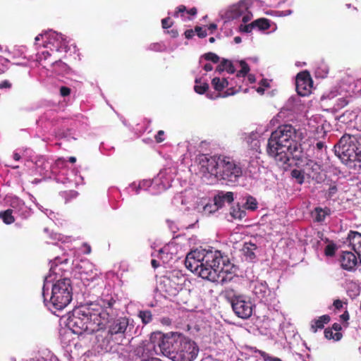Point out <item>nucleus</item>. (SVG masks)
<instances>
[{
  "mask_svg": "<svg viewBox=\"0 0 361 361\" xmlns=\"http://www.w3.org/2000/svg\"><path fill=\"white\" fill-rule=\"evenodd\" d=\"M187 269L204 279L215 282L220 278V274L228 272L230 265L227 255L217 250H199L190 252L185 258Z\"/></svg>",
  "mask_w": 361,
  "mask_h": 361,
  "instance_id": "nucleus-1",
  "label": "nucleus"
},
{
  "mask_svg": "<svg viewBox=\"0 0 361 361\" xmlns=\"http://www.w3.org/2000/svg\"><path fill=\"white\" fill-rule=\"evenodd\" d=\"M302 134L292 125H281L268 140L267 152L280 166L287 164L300 146Z\"/></svg>",
  "mask_w": 361,
  "mask_h": 361,
  "instance_id": "nucleus-2",
  "label": "nucleus"
},
{
  "mask_svg": "<svg viewBox=\"0 0 361 361\" xmlns=\"http://www.w3.org/2000/svg\"><path fill=\"white\" fill-rule=\"evenodd\" d=\"M109 313L84 307L74 310L68 319L67 326L75 334H92L104 329L109 322Z\"/></svg>",
  "mask_w": 361,
  "mask_h": 361,
  "instance_id": "nucleus-3",
  "label": "nucleus"
},
{
  "mask_svg": "<svg viewBox=\"0 0 361 361\" xmlns=\"http://www.w3.org/2000/svg\"><path fill=\"white\" fill-rule=\"evenodd\" d=\"M202 171L214 176L216 179L235 183L243 175L240 164L226 156L204 157L200 161Z\"/></svg>",
  "mask_w": 361,
  "mask_h": 361,
  "instance_id": "nucleus-4",
  "label": "nucleus"
},
{
  "mask_svg": "<svg viewBox=\"0 0 361 361\" xmlns=\"http://www.w3.org/2000/svg\"><path fill=\"white\" fill-rule=\"evenodd\" d=\"M336 154L345 164L361 162V134L345 133L334 146Z\"/></svg>",
  "mask_w": 361,
  "mask_h": 361,
  "instance_id": "nucleus-5",
  "label": "nucleus"
},
{
  "mask_svg": "<svg viewBox=\"0 0 361 361\" xmlns=\"http://www.w3.org/2000/svg\"><path fill=\"white\" fill-rule=\"evenodd\" d=\"M222 294L231 303L232 310L238 317L247 319L252 316L255 305L250 297L238 293L232 288L225 289Z\"/></svg>",
  "mask_w": 361,
  "mask_h": 361,
  "instance_id": "nucleus-6",
  "label": "nucleus"
},
{
  "mask_svg": "<svg viewBox=\"0 0 361 361\" xmlns=\"http://www.w3.org/2000/svg\"><path fill=\"white\" fill-rule=\"evenodd\" d=\"M72 296L71 281L64 278L53 284L49 301L56 310H62L71 302Z\"/></svg>",
  "mask_w": 361,
  "mask_h": 361,
  "instance_id": "nucleus-7",
  "label": "nucleus"
},
{
  "mask_svg": "<svg viewBox=\"0 0 361 361\" xmlns=\"http://www.w3.org/2000/svg\"><path fill=\"white\" fill-rule=\"evenodd\" d=\"M108 334L111 336L114 335H122L125 336L126 334L130 332L133 325H130V319L126 317H120L110 321L109 317Z\"/></svg>",
  "mask_w": 361,
  "mask_h": 361,
  "instance_id": "nucleus-8",
  "label": "nucleus"
},
{
  "mask_svg": "<svg viewBox=\"0 0 361 361\" xmlns=\"http://www.w3.org/2000/svg\"><path fill=\"white\" fill-rule=\"evenodd\" d=\"M198 351V347L194 341L186 338H180L177 353L180 354L183 361L194 360L197 356Z\"/></svg>",
  "mask_w": 361,
  "mask_h": 361,
  "instance_id": "nucleus-9",
  "label": "nucleus"
},
{
  "mask_svg": "<svg viewBox=\"0 0 361 361\" xmlns=\"http://www.w3.org/2000/svg\"><path fill=\"white\" fill-rule=\"evenodd\" d=\"M249 6L247 1L241 0L230 7L227 11V15L231 19H237L242 17L243 22L247 23L252 17V13L249 11Z\"/></svg>",
  "mask_w": 361,
  "mask_h": 361,
  "instance_id": "nucleus-10",
  "label": "nucleus"
},
{
  "mask_svg": "<svg viewBox=\"0 0 361 361\" xmlns=\"http://www.w3.org/2000/svg\"><path fill=\"white\" fill-rule=\"evenodd\" d=\"M312 80L308 71L300 72L295 79L296 91L300 96H307L311 93Z\"/></svg>",
  "mask_w": 361,
  "mask_h": 361,
  "instance_id": "nucleus-11",
  "label": "nucleus"
},
{
  "mask_svg": "<svg viewBox=\"0 0 361 361\" xmlns=\"http://www.w3.org/2000/svg\"><path fill=\"white\" fill-rule=\"evenodd\" d=\"M161 290L169 297L176 296L181 289V285L171 277L164 276L160 282Z\"/></svg>",
  "mask_w": 361,
  "mask_h": 361,
  "instance_id": "nucleus-12",
  "label": "nucleus"
},
{
  "mask_svg": "<svg viewBox=\"0 0 361 361\" xmlns=\"http://www.w3.org/2000/svg\"><path fill=\"white\" fill-rule=\"evenodd\" d=\"M341 267L347 271H353L357 264V256L350 251H343L340 257Z\"/></svg>",
  "mask_w": 361,
  "mask_h": 361,
  "instance_id": "nucleus-13",
  "label": "nucleus"
},
{
  "mask_svg": "<svg viewBox=\"0 0 361 361\" xmlns=\"http://www.w3.org/2000/svg\"><path fill=\"white\" fill-rule=\"evenodd\" d=\"M348 245L357 255L361 264V233L350 231L346 239Z\"/></svg>",
  "mask_w": 361,
  "mask_h": 361,
  "instance_id": "nucleus-14",
  "label": "nucleus"
},
{
  "mask_svg": "<svg viewBox=\"0 0 361 361\" xmlns=\"http://www.w3.org/2000/svg\"><path fill=\"white\" fill-rule=\"evenodd\" d=\"M341 325L338 323H334L331 328H326L324 330V336L326 339L338 341L343 337V334L341 332Z\"/></svg>",
  "mask_w": 361,
  "mask_h": 361,
  "instance_id": "nucleus-15",
  "label": "nucleus"
},
{
  "mask_svg": "<svg viewBox=\"0 0 361 361\" xmlns=\"http://www.w3.org/2000/svg\"><path fill=\"white\" fill-rule=\"evenodd\" d=\"M305 169L310 178L317 180L319 178L322 166L313 160H308L305 164Z\"/></svg>",
  "mask_w": 361,
  "mask_h": 361,
  "instance_id": "nucleus-16",
  "label": "nucleus"
},
{
  "mask_svg": "<svg viewBox=\"0 0 361 361\" xmlns=\"http://www.w3.org/2000/svg\"><path fill=\"white\" fill-rule=\"evenodd\" d=\"M257 248V245L251 242H245L243 244L241 252L246 261L252 262L256 258L255 251Z\"/></svg>",
  "mask_w": 361,
  "mask_h": 361,
  "instance_id": "nucleus-17",
  "label": "nucleus"
},
{
  "mask_svg": "<svg viewBox=\"0 0 361 361\" xmlns=\"http://www.w3.org/2000/svg\"><path fill=\"white\" fill-rule=\"evenodd\" d=\"M233 200V192H224V191L219 192L214 198V204L217 207H222L226 202L231 203Z\"/></svg>",
  "mask_w": 361,
  "mask_h": 361,
  "instance_id": "nucleus-18",
  "label": "nucleus"
},
{
  "mask_svg": "<svg viewBox=\"0 0 361 361\" xmlns=\"http://www.w3.org/2000/svg\"><path fill=\"white\" fill-rule=\"evenodd\" d=\"M331 321V317L329 314H324L314 319L311 322L310 329L313 333H316L318 330H322L324 328L325 324H327Z\"/></svg>",
  "mask_w": 361,
  "mask_h": 361,
  "instance_id": "nucleus-19",
  "label": "nucleus"
},
{
  "mask_svg": "<svg viewBox=\"0 0 361 361\" xmlns=\"http://www.w3.org/2000/svg\"><path fill=\"white\" fill-rule=\"evenodd\" d=\"M269 288L266 282L256 281L253 287L254 294L259 298H264L269 293Z\"/></svg>",
  "mask_w": 361,
  "mask_h": 361,
  "instance_id": "nucleus-20",
  "label": "nucleus"
},
{
  "mask_svg": "<svg viewBox=\"0 0 361 361\" xmlns=\"http://www.w3.org/2000/svg\"><path fill=\"white\" fill-rule=\"evenodd\" d=\"M149 350L146 348L145 345L140 344L136 346L133 350L131 352L130 356L134 360L140 359V360L149 357L148 355Z\"/></svg>",
  "mask_w": 361,
  "mask_h": 361,
  "instance_id": "nucleus-21",
  "label": "nucleus"
},
{
  "mask_svg": "<svg viewBox=\"0 0 361 361\" xmlns=\"http://www.w3.org/2000/svg\"><path fill=\"white\" fill-rule=\"evenodd\" d=\"M212 85L215 90L220 92L229 85V82L226 78L215 77L212 80Z\"/></svg>",
  "mask_w": 361,
  "mask_h": 361,
  "instance_id": "nucleus-22",
  "label": "nucleus"
},
{
  "mask_svg": "<svg viewBox=\"0 0 361 361\" xmlns=\"http://www.w3.org/2000/svg\"><path fill=\"white\" fill-rule=\"evenodd\" d=\"M230 215L234 219L241 220L246 215L245 210L239 204L233 206L230 209Z\"/></svg>",
  "mask_w": 361,
  "mask_h": 361,
  "instance_id": "nucleus-23",
  "label": "nucleus"
},
{
  "mask_svg": "<svg viewBox=\"0 0 361 361\" xmlns=\"http://www.w3.org/2000/svg\"><path fill=\"white\" fill-rule=\"evenodd\" d=\"M254 27H257L259 30H268L271 25L270 20L265 18H261L253 21Z\"/></svg>",
  "mask_w": 361,
  "mask_h": 361,
  "instance_id": "nucleus-24",
  "label": "nucleus"
},
{
  "mask_svg": "<svg viewBox=\"0 0 361 361\" xmlns=\"http://www.w3.org/2000/svg\"><path fill=\"white\" fill-rule=\"evenodd\" d=\"M13 210L11 209H6L0 212V219H2L4 224H11L15 221V218L13 216Z\"/></svg>",
  "mask_w": 361,
  "mask_h": 361,
  "instance_id": "nucleus-25",
  "label": "nucleus"
},
{
  "mask_svg": "<svg viewBox=\"0 0 361 361\" xmlns=\"http://www.w3.org/2000/svg\"><path fill=\"white\" fill-rule=\"evenodd\" d=\"M329 214V209H323L320 207H317L314 209V221L317 222L323 221L326 216Z\"/></svg>",
  "mask_w": 361,
  "mask_h": 361,
  "instance_id": "nucleus-26",
  "label": "nucleus"
},
{
  "mask_svg": "<svg viewBox=\"0 0 361 361\" xmlns=\"http://www.w3.org/2000/svg\"><path fill=\"white\" fill-rule=\"evenodd\" d=\"M243 207L244 209L255 211L257 208V202L255 197L248 195L246 197V201L243 203Z\"/></svg>",
  "mask_w": 361,
  "mask_h": 361,
  "instance_id": "nucleus-27",
  "label": "nucleus"
},
{
  "mask_svg": "<svg viewBox=\"0 0 361 361\" xmlns=\"http://www.w3.org/2000/svg\"><path fill=\"white\" fill-rule=\"evenodd\" d=\"M358 116L354 111H345L340 116L339 120L343 123L351 122L354 119H357Z\"/></svg>",
  "mask_w": 361,
  "mask_h": 361,
  "instance_id": "nucleus-28",
  "label": "nucleus"
},
{
  "mask_svg": "<svg viewBox=\"0 0 361 361\" xmlns=\"http://www.w3.org/2000/svg\"><path fill=\"white\" fill-rule=\"evenodd\" d=\"M185 11H187V13L191 16H195L197 14V10L196 8L193 7L187 11L185 6L180 5L177 7L176 11L174 12L173 16L177 18L178 17L179 13H184Z\"/></svg>",
  "mask_w": 361,
  "mask_h": 361,
  "instance_id": "nucleus-29",
  "label": "nucleus"
},
{
  "mask_svg": "<svg viewBox=\"0 0 361 361\" xmlns=\"http://www.w3.org/2000/svg\"><path fill=\"white\" fill-rule=\"evenodd\" d=\"M138 316L145 324L150 323L152 320V314L150 310L140 311Z\"/></svg>",
  "mask_w": 361,
  "mask_h": 361,
  "instance_id": "nucleus-30",
  "label": "nucleus"
},
{
  "mask_svg": "<svg viewBox=\"0 0 361 361\" xmlns=\"http://www.w3.org/2000/svg\"><path fill=\"white\" fill-rule=\"evenodd\" d=\"M240 66L241 67V69L237 72L236 77L237 78H245L248 74V73L250 70V67H249L248 64L244 61H240Z\"/></svg>",
  "mask_w": 361,
  "mask_h": 361,
  "instance_id": "nucleus-31",
  "label": "nucleus"
},
{
  "mask_svg": "<svg viewBox=\"0 0 361 361\" xmlns=\"http://www.w3.org/2000/svg\"><path fill=\"white\" fill-rule=\"evenodd\" d=\"M200 83L199 80H195V85L194 86V90L195 92L200 94H202L207 92L209 89V85L207 82Z\"/></svg>",
  "mask_w": 361,
  "mask_h": 361,
  "instance_id": "nucleus-32",
  "label": "nucleus"
},
{
  "mask_svg": "<svg viewBox=\"0 0 361 361\" xmlns=\"http://www.w3.org/2000/svg\"><path fill=\"white\" fill-rule=\"evenodd\" d=\"M114 303H115V300L111 297L108 300H101V304H100L101 308L97 309L96 310H99V311L104 310V311H106V312H108L106 311V309L111 308L113 307V305H114Z\"/></svg>",
  "mask_w": 361,
  "mask_h": 361,
  "instance_id": "nucleus-33",
  "label": "nucleus"
},
{
  "mask_svg": "<svg viewBox=\"0 0 361 361\" xmlns=\"http://www.w3.org/2000/svg\"><path fill=\"white\" fill-rule=\"evenodd\" d=\"M291 176L293 178L296 179L297 182L299 184H302L304 183L305 176H304L303 172L302 171L298 170V169H293L291 171Z\"/></svg>",
  "mask_w": 361,
  "mask_h": 361,
  "instance_id": "nucleus-34",
  "label": "nucleus"
},
{
  "mask_svg": "<svg viewBox=\"0 0 361 361\" xmlns=\"http://www.w3.org/2000/svg\"><path fill=\"white\" fill-rule=\"evenodd\" d=\"M203 57L205 60L210 61L214 63H217L219 61V56L213 52H207L203 55Z\"/></svg>",
  "mask_w": 361,
  "mask_h": 361,
  "instance_id": "nucleus-35",
  "label": "nucleus"
},
{
  "mask_svg": "<svg viewBox=\"0 0 361 361\" xmlns=\"http://www.w3.org/2000/svg\"><path fill=\"white\" fill-rule=\"evenodd\" d=\"M336 246L334 243L328 244L324 250V253L328 257H332L335 255Z\"/></svg>",
  "mask_w": 361,
  "mask_h": 361,
  "instance_id": "nucleus-36",
  "label": "nucleus"
},
{
  "mask_svg": "<svg viewBox=\"0 0 361 361\" xmlns=\"http://www.w3.org/2000/svg\"><path fill=\"white\" fill-rule=\"evenodd\" d=\"M68 259H65L63 261H61L59 257H56L53 261H51V267L50 271L53 273L56 271V267L59 264H62L63 262L67 263Z\"/></svg>",
  "mask_w": 361,
  "mask_h": 361,
  "instance_id": "nucleus-37",
  "label": "nucleus"
},
{
  "mask_svg": "<svg viewBox=\"0 0 361 361\" xmlns=\"http://www.w3.org/2000/svg\"><path fill=\"white\" fill-rule=\"evenodd\" d=\"M224 63L225 66V71L228 73L233 74L235 72V68L231 61L224 59Z\"/></svg>",
  "mask_w": 361,
  "mask_h": 361,
  "instance_id": "nucleus-38",
  "label": "nucleus"
},
{
  "mask_svg": "<svg viewBox=\"0 0 361 361\" xmlns=\"http://www.w3.org/2000/svg\"><path fill=\"white\" fill-rule=\"evenodd\" d=\"M259 355L264 361H282L279 357L271 356L264 351H259Z\"/></svg>",
  "mask_w": 361,
  "mask_h": 361,
  "instance_id": "nucleus-39",
  "label": "nucleus"
},
{
  "mask_svg": "<svg viewBox=\"0 0 361 361\" xmlns=\"http://www.w3.org/2000/svg\"><path fill=\"white\" fill-rule=\"evenodd\" d=\"M255 28L253 22L247 25H240V30L243 32H250Z\"/></svg>",
  "mask_w": 361,
  "mask_h": 361,
  "instance_id": "nucleus-40",
  "label": "nucleus"
},
{
  "mask_svg": "<svg viewBox=\"0 0 361 361\" xmlns=\"http://www.w3.org/2000/svg\"><path fill=\"white\" fill-rule=\"evenodd\" d=\"M173 25L172 20L168 17L161 20V25L164 29H168Z\"/></svg>",
  "mask_w": 361,
  "mask_h": 361,
  "instance_id": "nucleus-41",
  "label": "nucleus"
},
{
  "mask_svg": "<svg viewBox=\"0 0 361 361\" xmlns=\"http://www.w3.org/2000/svg\"><path fill=\"white\" fill-rule=\"evenodd\" d=\"M165 133L164 130H160L157 132L156 135L154 136L155 141L157 143H161L165 140L164 137Z\"/></svg>",
  "mask_w": 361,
  "mask_h": 361,
  "instance_id": "nucleus-42",
  "label": "nucleus"
},
{
  "mask_svg": "<svg viewBox=\"0 0 361 361\" xmlns=\"http://www.w3.org/2000/svg\"><path fill=\"white\" fill-rule=\"evenodd\" d=\"M159 345L163 353H170L171 352L169 344L166 343L164 341H162L161 343H159Z\"/></svg>",
  "mask_w": 361,
  "mask_h": 361,
  "instance_id": "nucleus-43",
  "label": "nucleus"
},
{
  "mask_svg": "<svg viewBox=\"0 0 361 361\" xmlns=\"http://www.w3.org/2000/svg\"><path fill=\"white\" fill-rule=\"evenodd\" d=\"M195 32L197 33L200 38H204L207 35L206 30H202L200 26H196L195 27Z\"/></svg>",
  "mask_w": 361,
  "mask_h": 361,
  "instance_id": "nucleus-44",
  "label": "nucleus"
},
{
  "mask_svg": "<svg viewBox=\"0 0 361 361\" xmlns=\"http://www.w3.org/2000/svg\"><path fill=\"white\" fill-rule=\"evenodd\" d=\"M340 319L343 322H345L346 324L345 325V327L348 326V321L350 319V314L348 312V310H345L341 316Z\"/></svg>",
  "mask_w": 361,
  "mask_h": 361,
  "instance_id": "nucleus-45",
  "label": "nucleus"
},
{
  "mask_svg": "<svg viewBox=\"0 0 361 361\" xmlns=\"http://www.w3.org/2000/svg\"><path fill=\"white\" fill-rule=\"evenodd\" d=\"M60 94L63 97H67L71 94V89L66 86H62L60 88Z\"/></svg>",
  "mask_w": 361,
  "mask_h": 361,
  "instance_id": "nucleus-46",
  "label": "nucleus"
},
{
  "mask_svg": "<svg viewBox=\"0 0 361 361\" xmlns=\"http://www.w3.org/2000/svg\"><path fill=\"white\" fill-rule=\"evenodd\" d=\"M333 305L335 307V309L341 310L343 308V302L341 300L337 299L334 301Z\"/></svg>",
  "mask_w": 361,
  "mask_h": 361,
  "instance_id": "nucleus-47",
  "label": "nucleus"
},
{
  "mask_svg": "<svg viewBox=\"0 0 361 361\" xmlns=\"http://www.w3.org/2000/svg\"><path fill=\"white\" fill-rule=\"evenodd\" d=\"M12 84L8 80H4L0 83V89L8 88L10 89Z\"/></svg>",
  "mask_w": 361,
  "mask_h": 361,
  "instance_id": "nucleus-48",
  "label": "nucleus"
},
{
  "mask_svg": "<svg viewBox=\"0 0 361 361\" xmlns=\"http://www.w3.org/2000/svg\"><path fill=\"white\" fill-rule=\"evenodd\" d=\"M184 35H185V38L187 39H191L194 37L195 35V30H192V29H190V30H187L185 32H184Z\"/></svg>",
  "mask_w": 361,
  "mask_h": 361,
  "instance_id": "nucleus-49",
  "label": "nucleus"
},
{
  "mask_svg": "<svg viewBox=\"0 0 361 361\" xmlns=\"http://www.w3.org/2000/svg\"><path fill=\"white\" fill-rule=\"evenodd\" d=\"M337 192V188L336 186L334 185L329 188V192H328V197H331L333 195L336 194Z\"/></svg>",
  "mask_w": 361,
  "mask_h": 361,
  "instance_id": "nucleus-50",
  "label": "nucleus"
},
{
  "mask_svg": "<svg viewBox=\"0 0 361 361\" xmlns=\"http://www.w3.org/2000/svg\"><path fill=\"white\" fill-rule=\"evenodd\" d=\"M167 33L170 35L172 38H176L178 36V32L176 29H172L167 30Z\"/></svg>",
  "mask_w": 361,
  "mask_h": 361,
  "instance_id": "nucleus-51",
  "label": "nucleus"
},
{
  "mask_svg": "<svg viewBox=\"0 0 361 361\" xmlns=\"http://www.w3.org/2000/svg\"><path fill=\"white\" fill-rule=\"evenodd\" d=\"M316 149L319 151H322L324 149H326V147L324 145V143L322 141H318L317 143H316V146H315Z\"/></svg>",
  "mask_w": 361,
  "mask_h": 361,
  "instance_id": "nucleus-52",
  "label": "nucleus"
},
{
  "mask_svg": "<svg viewBox=\"0 0 361 361\" xmlns=\"http://www.w3.org/2000/svg\"><path fill=\"white\" fill-rule=\"evenodd\" d=\"M225 71V66L224 63V59L221 61L220 64H219L216 68V71L219 73H221Z\"/></svg>",
  "mask_w": 361,
  "mask_h": 361,
  "instance_id": "nucleus-53",
  "label": "nucleus"
},
{
  "mask_svg": "<svg viewBox=\"0 0 361 361\" xmlns=\"http://www.w3.org/2000/svg\"><path fill=\"white\" fill-rule=\"evenodd\" d=\"M140 361H161L159 358L154 357H147V358H144Z\"/></svg>",
  "mask_w": 361,
  "mask_h": 361,
  "instance_id": "nucleus-54",
  "label": "nucleus"
},
{
  "mask_svg": "<svg viewBox=\"0 0 361 361\" xmlns=\"http://www.w3.org/2000/svg\"><path fill=\"white\" fill-rule=\"evenodd\" d=\"M203 68L205 71L209 72L213 70V66L211 63H206Z\"/></svg>",
  "mask_w": 361,
  "mask_h": 361,
  "instance_id": "nucleus-55",
  "label": "nucleus"
},
{
  "mask_svg": "<svg viewBox=\"0 0 361 361\" xmlns=\"http://www.w3.org/2000/svg\"><path fill=\"white\" fill-rule=\"evenodd\" d=\"M217 28V25L215 23H210L208 26V29L210 30L211 33H212Z\"/></svg>",
  "mask_w": 361,
  "mask_h": 361,
  "instance_id": "nucleus-56",
  "label": "nucleus"
},
{
  "mask_svg": "<svg viewBox=\"0 0 361 361\" xmlns=\"http://www.w3.org/2000/svg\"><path fill=\"white\" fill-rule=\"evenodd\" d=\"M151 264H152V267L154 269L159 267V262L156 259H152Z\"/></svg>",
  "mask_w": 361,
  "mask_h": 361,
  "instance_id": "nucleus-57",
  "label": "nucleus"
},
{
  "mask_svg": "<svg viewBox=\"0 0 361 361\" xmlns=\"http://www.w3.org/2000/svg\"><path fill=\"white\" fill-rule=\"evenodd\" d=\"M13 158L15 161H19L21 159V156L19 153L15 152L13 154Z\"/></svg>",
  "mask_w": 361,
  "mask_h": 361,
  "instance_id": "nucleus-58",
  "label": "nucleus"
},
{
  "mask_svg": "<svg viewBox=\"0 0 361 361\" xmlns=\"http://www.w3.org/2000/svg\"><path fill=\"white\" fill-rule=\"evenodd\" d=\"M84 247H85V254H90L91 252V247L87 244H84Z\"/></svg>",
  "mask_w": 361,
  "mask_h": 361,
  "instance_id": "nucleus-59",
  "label": "nucleus"
},
{
  "mask_svg": "<svg viewBox=\"0 0 361 361\" xmlns=\"http://www.w3.org/2000/svg\"><path fill=\"white\" fill-rule=\"evenodd\" d=\"M248 80L249 81L251 82V83H253L255 82V75H248Z\"/></svg>",
  "mask_w": 361,
  "mask_h": 361,
  "instance_id": "nucleus-60",
  "label": "nucleus"
},
{
  "mask_svg": "<svg viewBox=\"0 0 361 361\" xmlns=\"http://www.w3.org/2000/svg\"><path fill=\"white\" fill-rule=\"evenodd\" d=\"M260 84L264 87H269V83L265 79H262L260 82Z\"/></svg>",
  "mask_w": 361,
  "mask_h": 361,
  "instance_id": "nucleus-61",
  "label": "nucleus"
},
{
  "mask_svg": "<svg viewBox=\"0 0 361 361\" xmlns=\"http://www.w3.org/2000/svg\"><path fill=\"white\" fill-rule=\"evenodd\" d=\"M234 42L236 43V44H238L240 42H241V38L240 37H235L234 39H233Z\"/></svg>",
  "mask_w": 361,
  "mask_h": 361,
  "instance_id": "nucleus-62",
  "label": "nucleus"
},
{
  "mask_svg": "<svg viewBox=\"0 0 361 361\" xmlns=\"http://www.w3.org/2000/svg\"><path fill=\"white\" fill-rule=\"evenodd\" d=\"M68 161L71 162V163H75L76 161V158L75 157H70L69 159H68Z\"/></svg>",
  "mask_w": 361,
  "mask_h": 361,
  "instance_id": "nucleus-63",
  "label": "nucleus"
},
{
  "mask_svg": "<svg viewBox=\"0 0 361 361\" xmlns=\"http://www.w3.org/2000/svg\"><path fill=\"white\" fill-rule=\"evenodd\" d=\"M42 54L44 56V59H47V57L48 56H50V54H49V52L48 51H43V52H42Z\"/></svg>",
  "mask_w": 361,
  "mask_h": 361,
  "instance_id": "nucleus-64",
  "label": "nucleus"
}]
</instances>
